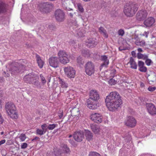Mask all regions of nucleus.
<instances>
[{"mask_svg":"<svg viewBox=\"0 0 156 156\" xmlns=\"http://www.w3.org/2000/svg\"><path fill=\"white\" fill-rule=\"evenodd\" d=\"M0 134L1 135H4V134H5V133H4V132H1L0 133Z\"/></svg>","mask_w":156,"mask_h":156,"instance_id":"774afa93","label":"nucleus"},{"mask_svg":"<svg viewBox=\"0 0 156 156\" xmlns=\"http://www.w3.org/2000/svg\"><path fill=\"white\" fill-rule=\"evenodd\" d=\"M4 121V119L2 116L1 114L0 113V124L3 123Z\"/></svg>","mask_w":156,"mask_h":156,"instance_id":"603ef678","label":"nucleus"},{"mask_svg":"<svg viewBox=\"0 0 156 156\" xmlns=\"http://www.w3.org/2000/svg\"><path fill=\"white\" fill-rule=\"evenodd\" d=\"M137 51L139 52H142L143 51L142 49L140 48H138Z\"/></svg>","mask_w":156,"mask_h":156,"instance_id":"680f3d73","label":"nucleus"},{"mask_svg":"<svg viewBox=\"0 0 156 156\" xmlns=\"http://www.w3.org/2000/svg\"><path fill=\"white\" fill-rule=\"evenodd\" d=\"M48 62L50 65L54 68H56L58 66L59 61L57 57H51L48 59Z\"/></svg>","mask_w":156,"mask_h":156,"instance_id":"9b49d317","label":"nucleus"},{"mask_svg":"<svg viewBox=\"0 0 156 156\" xmlns=\"http://www.w3.org/2000/svg\"><path fill=\"white\" fill-rule=\"evenodd\" d=\"M23 79L27 83H32L37 85L38 83V76L34 73H30L26 75Z\"/></svg>","mask_w":156,"mask_h":156,"instance_id":"39448f33","label":"nucleus"},{"mask_svg":"<svg viewBox=\"0 0 156 156\" xmlns=\"http://www.w3.org/2000/svg\"><path fill=\"white\" fill-rule=\"evenodd\" d=\"M85 33V32L83 29H80L77 31V34L79 37H82L83 36Z\"/></svg>","mask_w":156,"mask_h":156,"instance_id":"473e14b6","label":"nucleus"},{"mask_svg":"<svg viewBox=\"0 0 156 156\" xmlns=\"http://www.w3.org/2000/svg\"><path fill=\"white\" fill-rule=\"evenodd\" d=\"M96 40L94 38H89L86 40L85 42L86 45L89 48H93L97 44V42Z\"/></svg>","mask_w":156,"mask_h":156,"instance_id":"f3484780","label":"nucleus"},{"mask_svg":"<svg viewBox=\"0 0 156 156\" xmlns=\"http://www.w3.org/2000/svg\"><path fill=\"white\" fill-rule=\"evenodd\" d=\"M57 155L53 153L52 152H48L47 154V156H56Z\"/></svg>","mask_w":156,"mask_h":156,"instance_id":"8fccbe9b","label":"nucleus"},{"mask_svg":"<svg viewBox=\"0 0 156 156\" xmlns=\"http://www.w3.org/2000/svg\"><path fill=\"white\" fill-rule=\"evenodd\" d=\"M105 102L108 108L110 111H114L119 107L122 101L119 93L116 91L112 92L107 96Z\"/></svg>","mask_w":156,"mask_h":156,"instance_id":"f257e3e1","label":"nucleus"},{"mask_svg":"<svg viewBox=\"0 0 156 156\" xmlns=\"http://www.w3.org/2000/svg\"><path fill=\"white\" fill-rule=\"evenodd\" d=\"M65 75L70 79L74 78L76 76V71L72 67L68 66L64 68Z\"/></svg>","mask_w":156,"mask_h":156,"instance_id":"423d86ee","label":"nucleus"},{"mask_svg":"<svg viewBox=\"0 0 156 156\" xmlns=\"http://www.w3.org/2000/svg\"><path fill=\"white\" fill-rule=\"evenodd\" d=\"M145 60V63L148 66H150L153 63L152 61L150 59L147 58Z\"/></svg>","mask_w":156,"mask_h":156,"instance_id":"58836bf2","label":"nucleus"},{"mask_svg":"<svg viewBox=\"0 0 156 156\" xmlns=\"http://www.w3.org/2000/svg\"><path fill=\"white\" fill-rule=\"evenodd\" d=\"M60 112L58 113V115L60 119H61L63 117V113L62 112L60 111Z\"/></svg>","mask_w":156,"mask_h":156,"instance_id":"864d4df0","label":"nucleus"},{"mask_svg":"<svg viewBox=\"0 0 156 156\" xmlns=\"http://www.w3.org/2000/svg\"><path fill=\"white\" fill-rule=\"evenodd\" d=\"M77 62L79 64H83L84 63L83 61V59L81 57L79 56L77 58Z\"/></svg>","mask_w":156,"mask_h":156,"instance_id":"ea45409f","label":"nucleus"},{"mask_svg":"<svg viewBox=\"0 0 156 156\" xmlns=\"http://www.w3.org/2000/svg\"><path fill=\"white\" fill-rule=\"evenodd\" d=\"M139 6L138 4L135 2L127 3L124 6L123 12L127 17H132L138 10Z\"/></svg>","mask_w":156,"mask_h":156,"instance_id":"f03ea898","label":"nucleus"},{"mask_svg":"<svg viewBox=\"0 0 156 156\" xmlns=\"http://www.w3.org/2000/svg\"><path fill=\"white\" fill-rule=\"evenodd\" d=\"M102 34L104 37L106 38H107L108 37V35L106 31L104 32L103 34Z\"/></svg>","mask_w":156,"mask_h":156,"instance_id":"6e6d98bb","label":"nucleus"},{"mask_svg":"<svg viewBox=\"0 0 156 156\" xmlns=\"http://www.w3.org/2000/svg\"><path fill=\"white\" fill-rule=\"evenodd\" d=\"M73 138L74 140L78 142L81 141L83 138V134L82 132H76L73 135Z\"/></svg>","mask_w":156,"mask_h":156,"instance_id":"6ab92c4d","label":"nucleus"},{"mask_svg":"<svg viewBox=\"0 0 156 156\" xmlns=\"http://www.w3.org/2000/svg\"><path fill=\"white\" fill-rule=\"evenodd\" d=\"M3 75L5 77H8L9 76L10 74L4 72Z\"/></svg>","mask_w":156,"mask_h":156,"instance_id":"4d7b16f0","label":"nucleus"},{"mask_svg":"<svg viewBox=\"0 0 156 156\" xmlns=\"http://www.w3.org/2000/svg\"><path fill=\"white\" fill-rule=\"evenodd\" d=\"M106 31V30L103 27H101L99 28V31L101 34H103Z\"/></svg>","mask_w":156,"mask_h":156,"instance_id":"3c124183","label":"nucleus"},{"mask_svg":"<svg viewBox=\"0 0 156 156\" xmlns=\"http://www.w3.org/2000/svg\"><path fill=\"white\" fill-rule=\"evenodd\" d=\"M9 135L6 133H5V134L3 135L2 137L3 138H8V136Z\"/></svg>","mask_w":156,"mask_h":156,"instance_id":"5fc2aeb1","label":"nucleus"},{"mask_svg":"<svg viewBox=\"0 0 156 156\" xmlns=\"http://www.w3.org/2000/svg\"><path fill=\"white\" fill-rule=\"evenodd\" d=\"M147 110L149 113L151 115H156V107L151 103L147 104L146 105Z\"/></svg>","mask_w":156,"mask_h":156,"instance_id":"dca6fc26","label":"nucleus"},{"mask_svg":"<svg viewBox=\"0 0 156 156\" xmlns=\"http://www.w3.org/2000/svg\"><path fill=\"white\" fill-rule=\"evenodd\" d=\"M130 41L134 42L137 46L143 47L145 45V42L144 40L140 41L137 36L134 35L130 39Z\"/></svg>","mask_w":156,"mask_h":156,"instance_id":"1a4fd4ad","label":"nucleus"},{"mask_svg":"<svg viewBox=\"0 0 156 156\" xmlns=\"http://www.w3.org/2000/svg\"><path fill=\"white\" fill-rule=\"evenodd\" d=\"M45 132L42 129H37L36 130V133L37 134L41 136L45 133Z\"/></svg>","mask_w":156,"mask_h":156,"instance_id":"c9c22d12","label":"nucleus"},{"mask_svg":"<svg viewBox=\"0 0 156 156\" xmlns=\"http://www.w3.org/2000/svg\"><path fill=\"white\" fill-rule=\"evenodd\" d=\"M147 15V13L146 10H140L136 14L137 19L139 21L143 20L146 17Z\"/></svg>","mask_w":156,"mask_h":156,"instance_id":"2eb2a0df","label":"nucleus"},{"mask_svg":"<svg viewBox=\"0 0 156 156\" xmlns=\"http://www.w3.org/2000/svg\"><path fill=\"white\" fill-rule=\"evenodd\" d=\"M131 54L133 56H134L136 55V53L134 51H132L131 52Z\"/></svg>","mask_w":156,"mask_h":156,"instance_id":"052dcab7","label":"nucleus"},{"mask_svg":"<svg viewBox=\"0 0 156 156\" xmlns=\"http://www.w3.org/2000/svg\"><path fill=\"white\" fill-rule=\"evenodd\" d=\"M42 10L45 12H48L50 11L53 7L52 4L49 2H44L42 4L41 6Z\"/></svg>","mask_w":156,"mask_h":156,"instance_id":"4468645a","label":"nucleus"},{"mask_svg":"<svg viewBox=\"0 0 156 156\" xmlns=\"http://www.w3.org/2000/svg\"><path fill=\"white\" fill-rule=\"evenodd\" d=\"M101 60L103 62L101 66L100 69L104 66H106L108 64L109 61L107 58V57L106 56H103L101 57Z\"/></svg>","mask_w":156,"mask_h":156,"instance_id":"5701e85b","label":"nucleus"},{"mask_svg":"<svg viewBox=\"0 0 156 156\" xmlns=\"http://www.w3.org/2000/svg\"><path fill=\"white\" fill-rule=\"evenodd\" d=\"M36 57L38 66L40 68H42L44 66V62L41 59V57L37 54L36 55Z\"/></svg>","mask_w":156,"mask_h":156,"instance_id":"a878e982","label":"nucleus"},{"mask_svg":"<svg viewBox=\"0 0 156 156\" xmlns=\"http://www.w3.org/2000/svg\"><path fill=\"white\" fill-rule=\"evenodd\" d=\"M5 142V140H2L0 141V146L2 144H4Z\"/></svg>","mask_w":156,"mask_h":156,"instance_id":"13d9d810","label":"nucleus"},{"mask_svg":"<svg viewBox=\"0 0 156 156\" xmlns=\"http://www.w3.org/2000/svg\"><path fill=\"white\" fill-rule=\"evenodd\" d=\"M65 58H62L59 60V61L62 64L65 65L70 62V56L69 55L65 57Z\"/></svg>","mask_w":156,"mask_h":156,"instance_id":"cd10ccee","label":"nucleus"},{"mask_svg":"<svg viewBox=\"0 0 156 156\" xmlns=\"http://www.w3.org/2000/svg\"><path fill=\"white\" fill-rule=\"evenodd\" d=\"M19 138L21 141L23 142L26 139V136L25 134L22 133L19 135Z\"/></svg>","mask_w":156,"mask_h":156,"instance_id":"f704fd0d","label":"nucleus"},{"mask_svg":"<svg viewBox=\"0 0 156 156\" xmlns=\"http://www.w3.org/2000/svg\"><path fill=\"white\" fill-rule=\"evenodd\" d=\"M6 111L8 115L12 119H17L18 114L15 105L12 103H8L5 105Z\"/></svg>","mask_w":156,"mask_h":156,"instance_id":"20e7f679","label":"nucleus"},{"mask_svg":"<svg viewBox=\"0 0 156 156\" xmlns=\"http://www.w3.org/2000/svg\"><path fill=\"white\" fill-rule=\"evenodd\" d=\"M12 143V140H8L7 141V144H11V143Z\"/></svg>","mask_w":156,"mask_h":156,"instance_id":"e2e57ef3","label":"nucleus"},{"mask_svg":"<svg viewBox=\"0 0 156 156\" xmlns=\"http://www.w3.org/2000/svg\"><path fill=\"white\" fill-rule=\"evenodd\" d=\"M48 126L46 124H44L42 125L41 126V128H42V129L46 132L47 128Z\"/></svg>","mask_w":156,"mask_h":156,"instance_id":"c03bdc74","label":"nucleus"},{"mask_svg":"<svg viewBox=\"0 0 156 156\" xmlns=\"http://www.w3.org/2000/svg\"><path fill=\"white\" fill-rule=\"evenodd\" d=\"M56 20L58 21H63L65 18V14L63 11L60 9H57L55 12V14Z\"/></svg>","mask_w":156,"mask_h":156,"instance_id":"6e6552de","label":"nucleus"},{"mask_svg":"<svg viewBox=\"0 0 156 156\" xmlns=\"http://www.w3.org/2000/svg\"><path fill=\"white\" fill-rule=\"evenodd\" d=\"M57 126V124H50L48 125V126L47 128L49 130H52L55 128Z\"/></svg>","mask_w":156,"mask_h":156,"instance_id":"e433bc0d","label":"nucleus"},{"mask_svg":"<svg viewBox=\"0 0 156 156\" xmlns=\"http://www.w3.org/2000/svg\"><path fill=\"white\" fill-rule=\"evenodd\" d=\"M82 54L85 57H88L90 56L91 53L89 50L86 49L82 50Z\"/></svg>","mask_w":156,"mask_h":156,"instance_id":"c85d7f7f","label":"nucleus"},{"mask_svg":"<svg viewBox=\"0 0 156 156\" xmlns=\"http://www.w3.org/2000/svg\"><path fill=\"white\" fill-rule=\"evenodd\" d=\"M73 25H75V26L77 25V23L76 21H75L74 23H72Z\"/></svg>","mask_w":156,"mask_h":156,"instance_id":"0e129e2a","label":"nucleus"},{"mask_svg":"<svg viewBox=\"0 0 156 156\" xmlns=\"http://www.w3.org/2000/svg\"><path fill=\"white\" fill-rule=\"evenodd\" d=\"M137 57L138 59H142L145 60L148 58V56L146 55L142 54L139 52L137 53Z\"/></svg>","mask_w":156,"mask_h":156,"instance_id":"2f4dec72","label":"nucleus"},{"mask_svg":"<svg viewBox=\"0 0 156 156\" xmlns=\"http://www.w3.org/2000/svg\"><path fill=\"white\" fill-rule=\"evenodd\" d=\"M144 65V62L140 61H138V66L139 68V70L140 72L145 73L147 71V68Z\"/></svg>","mask_w":156,"mask_h":156,"instance_id":"412c9836","label":"nucleus"},{"mask_svg":"<svg viewBox=\"0 0 156 156\" xmlns=\"http://www.w3.org/2000/svg\"><path fill=\"white\" fill-rule=\"evenodd\" d=\"M63 152L64 153H68L69 151V149L68 147L66 145L62 144L61 146Z\"/></svg>","mask_w":156,"mask_h":156,"instance_id":"72a5a7b5","label":"nucleus"},{"mask_svg":"<svg viewBox=\"0 0 156 156\" xmlns=\"http://www.w3.org/2000/svg\"><path fill=\"white\" fill-rule=\"evenodd\" d=\"M128 63L130 64L131 68L134 69H137V65L133 57H131L130 58L129 62Z\"/></svg>","mask_w":156,"mask_h":156,"instance_id":"393cba45","label":"nucleus"},{"mask_svg":"<svg viewBox=\"0 0 156 156\" xmlns=\"http://www.w3.org/2000/svg\"><path fill=\"white\" fill-rule=\"evenodd\" d=\"M69 55L66 52L62 50L59 51L58 53V56L59 60L62 58H65V57Z\"/></svg>","mask_w":156,"mask_h":156,"instance_id":"b1692460","label":"nucleus"},{"mask_svg":"<svg viewBox=\"0 0 156 156\" xmlns=\"http://www.w3.org/2000/svg\"><path fill=\"white\" fill-rule=\"evenodd\" d=\"M156 89V87H149L148 88V90L150 91H153Z\"/></svg>","mask_w":156,"mask_h":156,"instance_id":"de8ad7c7","label":"nucleus"},{"mask_svg":"<svg viewBox=\"0 0 156 156\" xmlns=\"http://www.w3.org/2000/svg\"><path fill=\"white\" fill-rule=\"evenodd\" d=\"M85 136L86 139L88 141H90L93 139V135L92 133L88 130H87L85 131Z\"/></svg>","mask_w":156,"mask_h":156,"instance_id":"bb28decb","label":"nucleus"},{"mask_svg":"<svg viewBox=\"0 0 156 156\" xmlns=\"http://www.w3.org/2000/svg\"><path fill=\"white\" fill-rule=\"evenodd\" d=\"M27 144L26 143H23L21 145V148L22 149L26 148L27 147Z\"/></svg>","mask_w":156,"mask_h":156,"instance_id":"49530a36","label":"nucleus"},{"mask_svg":"<svg viewBox=\"0 0 156 156\" xmlns=\"http://www.w3.org/2000/svg\"><path fill=\"white\" fill-rule=\"evenodd\" d=\"M20 62H14L11 64L9 71L12 74L15 75L24 70L25 67L23 63H25V61L22 60Z\"/></svg>","mask_w":156,"mask_h":156,"instance_id":"7ed1b4c3","label":"nucleus"},{"mask_svg":"<svg viewBox=\"0 0 156 156\" xmlns=\"http://www.w3.org/2000/svg\"><path fill=\"white\" fill-rule=\"evenodd\" d=\"M118 33L119 35L122 36L124 35L125 32L123 30L120 29L118 30Z\"/></svg>","mask_w":156,"mask_h":156,"instance_id":"37998d69","label":"nucleus"},{"mask_svg":"<svg viewBox=\"0 0 156 156\" xmlns=\"http://www.w3.org/2000/svg\"><path fill=\"white\" fill-rule=\"evenodd\" d=\"M155 20L154 18L150 17L144 21V24L146 27H149L152 26Z\"/></svg>","mask_w":156,"mask_h":156,"instance_id":"aec40b11","label":"nucleus"},{"mask_svg":"<svg viewBox=\"0 0 156 156\" xmlns=\"http://www.w3.org/2000/svg\"><path fill=\"white\" fill-rule=\"evenodd\" d=\"M78 8L79 11L81 12H83V9L82 5L80 3L77 4Z\"/></svg>","mask_w":156,"mask_h":156,"instance_id":"a19ab883","label":"nucleus"},{"mask_svg":"<svg viewBox=\"0 0 156 156\" xmlns=\"http://www.w3.org/2000/svg\"><path fill=\"white\" fill-rule=\"evenodd\" d=\"M90 119L94 122L98 123L102 122V117L100 114L94 113L91 114Z\"/></svg>","mask_w":156,"mask_h":156,"instance_id":"f8f14e48","label":"nucleus"},{"mask_svg":"<svg viewBox=\"0 0 156 156\" xmlns=\"http://www.w3.org/2000/svg\"><path fill=\"white\" fill-rule=\"evenodd\" d=\"M2 102L1 100L0 99V107H2Z\"/></svg>","mask_w":156,"mask_h":156,"instance_id":"69168bd1","label":"nucleus"},{"mask_svg":"<svg viewBox=\"0 0 156 156\" xmlns=\"http://www.w3.org/2000/svg\"><path fill=\"white\" fill-rule=\"evenodd\" d=\"M91 129L94 133L95 134H100L101 129L95 124H92L90 125Z\"/></svg>","mask_w":156,"mask_h":156,"instance_id":"4be33fe9","label":"nucleus"},{"mask_svg":"<svg viewBox=\"0 0 156 156\" xmlns=\"http://www.w3.org/2000/svg\"><path fill=\"white\" fill-rule=\"evenodd\" d=\"M59 82L62 88H66L68 87V84L66 83L64 80L59 79Z\"/></svg>","mask_w":156,"mask_h":156,"instance_id":"c756f323","label":"nucleus"},{"mask_svg":"<svg viewBox=\"0 0 156 156\" xmlns=\"http://www.w3.org/2000/svg\"><path fill=\"white\" fill-rule=\"evenodd\" d=\"M125 124L127 126L133 127L135 126L136 121L135 119L132 116H129L125 122Z\"/></svg>","mask_w":156,"mask_h":156,"instance_id":"9d476101","label":"nucleus"},{"mask_svg":"<svg viewBox=\"0 0 156 156\" xmlns=\"http://www.w3.org/2000/svg\"><path fill=\"white\" fill-rule=\"evenodd\" d=\"M89 156H101L100 154L96 152H91L89 154Z\"/></svg>","mask_w":156,"mask_h":156,"instance_id":"4c0bfd02","label":"nucleus"},{"mask_svg":"<svg viewBox=\"0 0 156 156\" xmlns=\"http://www.w3.org/2000/svg\"><path fill=\"white\" fill-rule=\"evenodd\" d=\"M73 13H75V12H69V15L71 17H72L73 16Z\"/></svg>","mask_w":156,"mask_h":156,"instance_id":"bf43d9fd","label":"nucleus"},{"mask_svg":"<svg viewBox=\"0 0 156 156\" xmlns=\"http://www.w3.org/2000/svg\"><path fill=\"white\" fill-rule=\"evenodd\" d=\"M6 10L5 5L4 4H0V13L5 12ZM2 23V20H0V24Z\"/></svg>","mask_w":156,"mask_h":156,"instance_id":"7c9ffc66","label":"nucleus"},{"mask_svg":"<svg viewBox=\"0 0 156 156\" xmlns=\"http://www.w3.org/2000/svg\"><path fill=\"white\" fill-rule=\"evenodd\" d=\"M87 107L90 109H95L99 106V103L96 101L87 99Z\"/></svg>","mask_w":156,"mask_h":156,"instance_id":"ddd939ff","label":"nucleus"},{"mask_svg":"<svg viewBox=\"0 0 156 156\" xmlns=\"http://www.w3.org/2000/svg\"><path fill=\"white\" fill-rule=\"evenodd\" d=\"M39 139V138L37 137H35L32 140H37Z\"/></svg>","mask_w":156,"mask_h":156,"instance_id":"338daca9","label":"nucleus"},{"mask_svg":"<svg viewBox=\"0 0 156 156\" xmlns=\"http://www.w3.org/2000/svg\"><path fill=\"white\" fill-rule=\"evenodd\" d=\"M149 33L148 32L145 31L143 34H140V35L141 36H145L146 38H147Z\"/></svg>","mask_w":156,"mask_h":156,"instance_id":"09e8293b","label":"nucleus"},{"mask_svg":"<svg viewBox=\"0 0 156 156\" xmlns=\"http://www.w3.org/2000/svg\"><path fill=\"white\" fill-rule=\"evenodd\" d=\"M116 83V81L113 79H111L108 81V83L111 85H115Z\"/></svg>","mask_w":156,"mask_h":156,"instance_id":"79ce46f5","label":"nucleus"},{"mask_svg":"<svg viewBox=\"0 0 156 156\" xmlns=\"http://www.w3.org/2000/svg\"><path fill=\"white\" fill-rule=\"evenodd\" d=\"M85 70L86 73L89 76H91L95 71L94 66L91 62H89L86 64Z\"/></svg>","mask_w":156,"mask_h":156,"instance_id":"0eeeda50","label":"nucleus"},{"mask_svg":"<svg viewBox=\"0 0 156 156\" xmlns=\"http://www.w3.org/2000/svg\"><path fill=\"white\" fill-rule=\"evenodd\" d=\"M40 77L42 83L44 84H45L46 83V81L43 76L42 74H41L40 75Z\"/></svg>","mask_w":156,"mask_h":156,"instance_id":"a18cd8bd","label":"nucleus"},{"mask_svg":"<svg viewBox=\"0 0 156 156\" xmlns=\"http://www.w3.org/2000/svg\"><path fill=\"white\" fill-rule=\"evenodd\" d=\"M99 98V95L96 90H92L90 91V98L88 99L97 101Z\"/></svg>","mask_w":156,"mask_h":156,"instance_id":"a211bd4d","label":"nucleus"}]
</instances>
